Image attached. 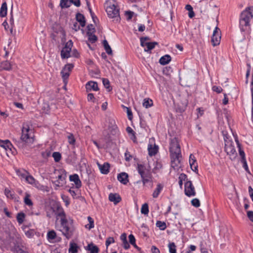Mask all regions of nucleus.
I'll list each match as a JSON object with an SVG mask.
<instances>
[{
	"instance_id": "nucleus-28",
	"label": "nucleus",
	"mask_w": 253,
	"mask_h": 253,
	"mask_svg": "<svg viewBox=\"0 0 253 253\" xmlns=\"http://www.w3.org/2000/svg\"><path fill=\"white\" fill-rule=\"evenodd\" d=\"M70 0H61L60 2V6L61 8H67L70 6Z\"/></svg>"
},
{
	"instance_id": "nucleus-8",
	"label": "nucleus",
	"mask_w": 253,
	"mask_h": 253,
	"mask_svg": "<svg viewBox=\"0 0 253 253\" xmlns=\"http://www.w3.org/2000/svg\"><path fill=\"white\" fill-rule=\"evenodd\" d=\"M185 194L188 197L194 196L196 195L195 187L191 181H187L185 183Z\"/></svg>"
},
{
	"instance_id": "nucleus-18",
	"label": "nucleus",
	"mask_w": 253,
	"mask_h": 253,
	"mask_svg": "<svg viewBox=\"0 0 253 253\" xmlns=\"http://www.w3.org/2000/svg\"><path fill=\"white\" fill-rule=\"evenodd\" d=\"M0 146L3 147L6 150L8 149L11 150V148L13 147L12 144L8 140H2L0 139Z\"/></svg>"
},
{
	"instance_id": "nucleus-47",
	"label": "nucleus",
	"mask_w": 253,
	"mask_h": 253,
	"mask_svg": "<svg viewBox=\"0 0 253 253\" xmlns=\"http://www.w3.org/2000/svg\"><path fill=\"white\" fill-rule=\"evenodd\" d=\"M141 178L142 182L143 183V185H145V184L147 183L151 182L152 175H151L150 176V177H141Z\"/></svg>"
},
{
	"instance_id": "nucleus-51",
	"label": "nucleus",
	"mask_w": 253,
	"mask_h": 253,
	"mask_svg": "<svg viewBox=\"0 0 253 253\" xmlns=\"http://www.w3.org/2000/svg\"><path fill=\"white\" fill-rule=\"evenodd\" d=\"M247 66H248V69H247V72H246V83L247 84L248 83V78H249V76H250V71H251V66L250 65V64L249 63H247Z\"/></svg>"
},
{
	"instance_id": "nucleus-7",
	"label": "nucleus",
	"mask_w": 253,
	"mask_h": 253,
	"mask_svg": "<svg viewBox=\"0 0 253 253\" xmlns=\"http://www.w3.org/2000/svg\"><path fill=\"white\" fill-rule=\"evenodd\" d=\"M137 170L141 177H150L152 175L150 167L144 164H137Z\"/></svg>"
},
{
	"instance_id": "nucleus-50",
	"label": "nucleus",
	"mask_w": 253,
	"mask_h": 253,
	"mask_svg": "<svg viewBox=\"0 0 253 253\" xmlns=\"http://www.w3.org/2000/svg\"><path fill=\"white\" fill-rule=\"evenodd\" d=\"M133 14H134V12L132 11H126L125 12V15L127 16V20H130L132 18Z\"/></svg>"
},
{
	"instance_id": "nucleus-62",
	"label": "nucleus",
	"mask_w": 253,
	"mask_h": 253,
	"mask_svg": "<svg viewBox=\"0 0 253 253\" xmlns=\"http://www.w3.org/2000/svg\"><path fill=\"white\" fill-rule=\"evenodd\" d=\"M72 29L75 31H77L80 29V26L78 25V23L76 22L73 24Z\"/></svg>"
},
{
	"instance_id": "nucleus-24",
	"label": "nucleus",
	"mask_w": 253,
	"mask_h": 253,
	"mask_svg": "<svg viewBox=\"0 0 253 253\" xmlns=\"http://www.w3.org/2000/svg\"><path fill=\"white\" fill-rule=\"evenodd\" d=\"M79 247L76 243L71 242L69 252L70 253H77L78 252Z\"/></svg>"
},
{
	"instance_id": "nucleus-26",
	"label": "nucleus",
	"mask_w": 253,
	"mask_h": 253,
	"mask_svg": "<svg viewBox=\"0 0 253 253\" xmlns=\"http://www.w3.org/2000/svg\"><path fill=\"white\" fill-rule=\"evenodd\" d=\"M7 14V4L6 2H3L0 9V16L2 17H5Z\"/></svg>"
},
{
	"instance_id": "nucleus-23",
	"label": "nucleus",
	"mask_w": 253,
	"mask_h": 253,
	"mask_svg": "<svg viewBox=\"0 0 253 253\" xmlns=\"http://www.w3.org/2000/svg\"><path fill=\"white\" fill-rule=\"evenodd\" d=\"M11 68V65L7 61L2 62L0 65V70H10Z\"/></svg>"
},
{
	"instance_id": "nucleus-10",
	"label": "nucleus",
	"mask_w": 253,
	"mask_h": 253,
	"mask_svg": "<svg viewBox=\"0 0 253 253\" xmlns=\"http://www.w3.org/2000/svg\"><path fill=\"white\" fill-rule=\"evenodd\" d=\"M221 40V32L220 29L216 27L213 31L211 37V42L213 46H216L220 43Z\"/></svg>"
},
{
	"instance_id": "nucleus-61",
	"label": "nucleus",
	"mask_w": 253,
	"mask_h": 253,
	"mask_svg": "<svg viewBox=\"0 0 253 253\" xmlns=\"http://www.w3.org/2000/svg\"><path fill=\"white\" fill-rule=\"evenodd\" d=\"M247 215L250 220L253 222V211H248Z\"/></svg>"
},
{
	"instance_id": "nucleus-42",
	"label": "nucleus",
	"mask_w": 253,
	"mask_h": 253,
	"mask_svg": "<svg viewBox=\"0 0 253 253\" xmlns=\"http://www.w3.org/2000/svg\"><path fill=\"white\" fill-rule=\"evenodd\" d=\"M68 142L70 144L74 145L76 142V139L72 133H69L67 136Z\"/></svg>"
},
{
	"instance_id": "nucleus-20",
	"label": "nucleus",
	"mask_w": 253,
	"mask_h": 253,
	"mask_svg": "<svg viewBox=\"0 0 253 253\" xmlns=\"http://www.w3.org/2000/svg\"><path fill=\"white\" fill-rule=\"evenodd\" d=\"M86 250L90 251V253H98L99 248L93 243L88 244L85 247Z\"/></svg>"
},
{
	"instance_id": "nucleus-32",
	"label": "nucleus",
	"mask_w": 253,
	"mask_h": 253,
	"mask_svg": "<svg viewBox=\"0 0 253 253\" xmlns=\"http://www.w3.org/2000/svg\"><path fill=\"white\" fill-rule=\"evenodd\" d=\"M153 105V101L151 99L149 98H145L144 99L143 105L146 108H148L152 106Z\"/></svg>"
},
{
	"instance_id": "nucleus-35",
	"label": "nucleus",
	"mask_w": 253,
	"mask_h": 253,
	"mask_svg": "<svg viewBox=\"0 0 253 253\" xmlns=\"http://www.w3.org/2000/svg\"><path fill=\"white\" fill-rule=\"evenodd\" d=\"M30 195L29 194H26L24 198V203L26 205L31 206L33 204L31 200L30 199Z\"/></svg>"
},
{
	"instance_id": "nucleus-57",
	"label": "nucleus",
	"mask_w": 253,
	"mask_h": 253,
	"mask_svg": "<svg viewBox=\"0 0 253 253\" xmlns=\"http://www.w3.org/2000/svg\"><path fill=\"white\" fill-rule=\"evenodd\" d=\"M129 242L130 244L133 245L135 243V239L134 236L132 234H130L128 236Z\"/></svg>"
},
{
	"instance_id": "nucleus-55",
	"label": "nucleus",
	"mask_w": 253,
	"mask_h": 253,
	"mask_svg": "<svg viewBox=\"0 0 253 253\" xmlns=\"http://www.w3.org/2000/svg\"><path fill=\"white\" fill-rule=\"evenodd\" d=\"M69 192L70 193V194L72 195L74 199H77L78 198V196H77L76 191L74 189L71 188L69 189Z\"/></svg>"
},
{
	"instance_id": "nucleus-16",
	"label": "nucleus",
	"mask_w": 253,
	"mask_h": 253,
	"mask_svg": "<svg viewBox=\"0 0 253 253\" xmlns=\"http://www.w3.org/2000/svg\"><path fill=\"white\" fill-rule=\"evenodd\" d=\"M189 164L192 170L194 171L198 170V164L193 154H191L189 156Z\"/></svg>"
},
{
	"instance_id": "nucleus-41",
	"label": "nucleus",
	"mask_w": 253,
	"mask_h": 253,
	"mask_svg": "<svg viewBox=\"0 0 253 253\" xmlns=\"http://www.w3.org/2000/svg\"><path fill=\"white\" fill-rule=\"evenodd\" d=\"M52 157H53L55 162H58L61 158V154L59 152H55L52 154Z\"/></svg>"
},
{
	"instance_id": "nucleus-30",
	"label": "nucleus",
	"mask_w": 253,
	"mask_h": 253,
	"mask_svg": "<svg viewBox=\"0 0 253 253\" xmlns=\"http://www.w3.org/2000/svg\"><path fill=\"white\" fill-rule=\"evenodd\" d=\"M236 141L237 143L238 147H239V155L241 156V161L246 160L245 153L243 150H242L241 148L240 144L238 140H236Z\"/></svg>"
},
{
	"instance_id": "nucleus-17",
	"label": "nucleus",
	"mask_w": 253,
	"mask_h": 253,
	"mask_svg": "<svg viewBox=\"0 0 253 253\" xmlns=\"http://www.w3.org/2000/svg\"><path fill=\"white\" fill-rule=\"evenodd\" d=\"M121 199L120 196L117 193H110L109 195V201L113 202L115 205L118 204Z\"/></svg>"
},
{
	"instance_id": "nucleus-22",
	"label": "nucleus",
	"mask_w": 253,
	"mask_h": 253,
	"mask_svg": "<svg viewBox=\"0 0 253 253\" xmlns=\"http://www.w3.org/2000/svg\"><path fill=\"white\" fill-rule=\"evenodd\" d=\"M163 188V186L161 184H158L157 187L153 193L152 196L154 198H157L159 195Z\"/></svg>"
},
{
	"instance_id": "nucleus-33",
	"label": "nucleus",
	"mask_w": 253,
	"mask_h": 253,
	"mask_svg": "<svg viewBox=\"0 0 253 253\" xmlns=\"http://www.w3.org/2000/svg\"><path fill=\"white\" fill-rule=\"evenodd\" d=\"M149 155L151 156H154L157 153V150L155 147L153 148L152 145H149L148 148Z\"/></svg>"
},
{
	"instance_id": "nucleus-39",
	"label": "nucleus",
	"mask_w": 253,
	"mask_h": 253,
	"mask_svg": "<svg viewBox=\"0 0 253 253\" xmlns=\"http://www.w3.org/2000/svg\"><path fill=\"white\" fill-rule=\"evenodd\" d=\"M158 43L156 42H151L148 48H144V51L147 52L151 53V50L154 48L155 45H158Z\"/></svg>"
},
{
	"instance_id": "nucleus-45",
	"label": "nucleus",
	"mask_w": 253,
	"mask_h": 253,
	"mask_svg": "<svg viewBox=\"0 0 253 253\" xmlns=\"http://www.w3.org/2000/svg\"><path fill=\"white\" fill-rule=\"evenodd\" d=\"M25 179L26 181L31 184H33L36 182L35 178L32 176L30 175L26 176Z\"/></svg>"
},
{
	"instance_id": "nucleus-59",
	"label": "nucleus",
	"mask_w": 253,
	"mask_h": 253,
	"mask_svg": "<svg viewBox=\"0 0 253 253\" xmlns=\"http://www.w3.org/2000/svg\"><path fill=\"white\" fill-rule=\"evenodd\" d=\"M179 180H181L182 181H188L187 179V175L184 173H181L180 174L179 176Z\"/></svg>"
},
{
	"instance_id": "nucleus-3",
	"label": "nucleus",
	"mask_w": 253,
	"mask_h": 253,
	"mask_svg": "<svg viewBox=\"0 0 253 253\" xmlns=\"http://www.w3.org/2000/svg\"><path fill=\"white\" fill-rule=\"evenodd\" d=\"M34 141L33 130L30 128L27 123H24L22 129V134L18 140H15V144L20 149L25 148L32 144Z\"/></svg>"
},
{
	"instance_id": "nucleus-27",
	"label": "nucleus",
	"mask_w": 253,
	"mask_h": 253,
	"mask_svg": "<svg viewBox=\"0 0 253 253\" xmlns=\"http://www.w3.org/2000/svg\"><path fill=\"white\" fill-rule=\"evenodd\" d=\"M103 44L104 49H105L106 53L109 55H112V49H111V47L110 46V45H109L108 42L106 40L103 41Z\"/></svg>"
},
{
	"instance_id": "nucleus-12",
	"label": "nucleus",
	"mask_w": 253,
	"mask_h": 253,
	"mask_svg": "<svg viewBox=\"0 0 253 253\" xmlns=\"http://www.w3.org/2000/svg\"><path fill=\"white\" fill-rule=\"evenodd\" d=\"M85 88L86 91L87 92H89L91 90L97 91L99 89L97 83L93 81H89L87 82L85 85Z\"/></svg>"
},
{
	"instance_id": "nucleus-63",
	"label": "nucleus",
	"mask_w": 253,
	"mask_h": 253,
	"mask_svg": "<svg viewBox=\"0 0 253 253\" xmlns=\"http://www.w3.org/2000/svg\"><path fill=\"white\" fill-rule=\"evenodd\" d=\"M152 253H160V250L154 246H153L151 248Z\"/></svg>"
},
{
	"instance_id": "nucleus-11",
	"label": "nucleus",
	"mask_w": 253,
	"mask_h": 253,
	"mask_svg": "<svg viewBox=\"0 0 253 253\" xmlns=\"http://www.w3.org/2000/svg\"><path fill=\"white\" fill-rule=\"evenodd\" d=\"M73 67L74 66L72 64H68L66 65L62 70L61 74L64 81L68 78L70 75V72L73 68Z\"/></svg>"
},
{
	"instance_id": "nucleus-52",
	"label": "nucleus",
	"mask_w": 253,
	"mask_h": 253,
	"mask_svg": "<svg viewBox=\"0 0 253 253\" xmlns=\"http://www.w3.org/2000/svg\"><path fill=\"white\" fill-rule=\"evenodd\" d=\"M212 89L213 91H215L218 93L221 92L222 91V88L220 86H217L215 85L212 86Z\"/></svg>"
},
{
	"instance_id": "nucleus-54",
	"label": "nucleus",
	"mask_w": 253,
	"mask_h": 253,
	"mask_svg": "<svg viewBox=\"0 0 253 253\" xmlns=\"http://www.w3.org/2000/svg\"><path fill=\"white\" fill-rule=\"evenodd\" d=\"M241 162L243 164V167L244 168L245 170L247 172L249 173L250 172L249 169L248 167V165H247V163L246 160L241 161Z\"/></svg>"
},
{
	"instance_id": "nucleus-40",
	"label": "nucleus",
	"mask_w": 253,
	"mask_h": 253,
	"mask_svg": "<svg viewBox=\"0 0 253 253\" xmlns=\"http://www.w3.org/2000/svg\"><path fill=\"white\" fill-rule=\"evenodd\" d=\"M102 82L105 87L108 90V91H110L112 88L110 86L109 81L107 79H103Z\"/></svg>"
},
{
	"instance_id": "nucleus-2",
	"label": "nucleus",
	"mask_w": 253,
	"mask_h": 253,
	"mask_svg": "<svg viewBox=\"0 0 253 253\" xmlns=\"http://www.w3.org/2000/svg\"><path fill=\"white\" fill-rule=\"evenodd\" d=\"M253 19V7H247L240 14L239 27L240 31L249 35L251 31V23Z\"/></svg>"
},
{
	"instance_id": "nucleus-21",
	"label": "nucleus",
	"mask_w": 253,
	"mask_h": 253,
	"mask_svg": "<svg viewBox=\"0 0 253 253\" xmlns=\"http://www.w3.org/2000/svg\"><path fill=\"white\" fill-rule=\"evenodd\" d=\"M171 57L169 55L166 54L161 57L159 60V63L163 65L168 64L171 61Z\"/></svg>"
},
{
	"instance_id": "nucleus-53",
	"label": "nucleus",
	"mask_w": 253,
	"mask_h": 253,
	"mask_svg": "<svg viewBox=\"0 0 253 253\" xmlns=\"http://www.w3.org/2000/svg\"><path fill=\"white\" fill-rule=\"evenodd\" d=\"M87 100L88 101H92L93 102H95V98L93 93H88L87 95Z\"/></svg>"
},
{
	"instance_id": "nucleus-25",
	"label": "nucleus",
	"mask_w": 253,
	"mask_h": 253,
	"mask_svg": "<svg viewBox=\"0 0 253 253\" xmlns=\"http://www.w3.org/2000/svg\"><path fill=\"white\" fill-rule=\"evenodd\" d=\"M57 238L55 231L53 230L49 231L47 233V239L49 241L54 240Z\"/></svg>"
},
{
	"instance_id": "nucleus-38",
	"label": "nucleus",
	"mask_w": 253,
	"mask_h": 253,
	"mask_svg": "<svg viewBox=\"0 0 253 253\" xmlns=\"http://www.w3.org/2000/svg\"><path fill=\"white\" fill-rule=\"evenodd\" d=\"M122 107L124 108V109L126 110L128 119L129 120H131L133 118L132 113L130 108L125 106L124 105H122Z\"/></svg>"
},
{
	"instance_id": "nucleus-46",
	"label": "nucleus",
	"mask_w": 253,
	"mask_h": 253,
	"mask_svg": "<svg viewBox=\"0 0 253 253\" xmlns=\"http://www.w3.org/2000/svg\"><path fill=\"white\" fill-rule=\"evenodd\" d=\"M191 204L193 206L198 208L200 206V202L198 199L195 198L192 200L191 201Z\"/></svg>"
},
{
	"instance_id": "nucleus-1",
	"label": "nucleus",
	"mask_w": 253,
	"mask_h": 253,
	"mask_svg": "<svg viewBox=\"0 0 253 253\" xmlns=\"http://www.w3.org/2000/svg\"><path fill=\"white\" fill-rule=\"evenodd\" d=\"M58 211L55 213L56 219L55 223V228L60 231L62 235L69 240L73 237L75 232L73 220L70 218L67 217L63 209L58 208Z\"/></svg>"
},
{
	"instance_id": "nucleus-19",
	"label": "nucleus",
	"mask_w": 253,
	"mask_h": 253,
	"mask_svg": "<svg viewBox=\"0 0 253 253\" xmlns=\"http://www.w3.org/2000/svg\"><path fill=\"white\" fill-rule=\"evenodd\" d=\"M76 20L80 23V25L82 27H84L85 26L86 21L85 20V17L83 14L80 13H77L76 15Z\"/></svg>"
},
{
	"instance_id": "nucleus-5",
	"label": "nucleus",
	"mask_w": 253,
	"mask_h": 253,
	"mask_svg": "<svg viewBox=\"0 0 253 253\" xmlns=\"http://www.w3.org/2000/svg\"><path fill=\"white\" fill-rule=\"evenodd\" d=\"M104 7L109 18L113 19V21L116 23L120 22V8L115 1H106L104 3Z\"/></svg>"
},
{
	"instance_id": "nucleus-4",
	"label": "nucleus",
	"mask_w": 253,
	"mask_h": 253,
	"mask_svg": "<svg viewBox=\"0 0 253 253\" xmlns=\"http://www.w3.org/2000/svg\"><path fill=\"white\" fill-rule=\"evenodd\" d=\"M169 152L171 158V167L174 169H178L180 167L181 153L178 139L174 137L170 139L169 143Z\"/></svg>"
},
{
	"instance_id": "nucleus-48",
	"label": "nucleus",
	"mask_w": 253,
	"mask_h": 253,
	"mask_svg": "<svg viewBox=\"0 0 253 253\" xmlns=\"http://www.w3.org/2000/svg\"><path fill=\"white\" fill-rule=\"evenodd\" d=\"M57 180H59L61 182V184H64L65 183L66 174H59L57 177Z\"/></svg>"
},
{
	"instance_id": "nucleus-37",
	"label": "nucleus",
	"mask_w": 253,
	"mask_h": 253,
	"mask_svg": "<svg viewBox=\"0 0 253 253\" xmlns=\"http://www.w3.org/2000/svg\"><path fill=\"white\" fill-rule=\"evenodd\" d=\"M141 212L142 214H147L149 212L148 205L147 203L144 204L141 209Z\"/></svg>"
},
{
	"instance_id": "nucleus-60",
	"label": "nucleus",
	"mask_w": 253,
	"mask_h": 253,
	"mask_svg": "<svg viewBox=\"0 0 253 253\" xmlns=\"http://www.w3.org/2000/svg\"><path fill=\"white\" fill-rule=\"evenodd\" d=\"M87 32H91L93 33L95 32V28L93 27V26L92 24H89L87 26Z\"/></svg>"
},
{
	"instance_id": "nucleus-49",
	"label": "nucleus",
	"mask_w": 253,
	"mask_h": 253,
	"mask_svg": "<svg viewBox=\"0 0 253 253\" xmlns=\"http://www.w3.org/2000/svg\"><path fill=\"white\" fill-rule=\"evenodd\" d=\"M115 242V240L113 237H109L107 239L105 243V245L106 246V247L108 248V247L112 243H114Z\"/></svg>"
},
{
	"instance_id": "nucleus-44",
	"label": "nucleus",
	"mask_w": 253,
	"mask_h": 253,
	"mask_svg": "<svg viewBox=\"0 0 253 253\" xmlns=\"http://www.w3.org/2000/svg\"><path fill=\"white\" fill-rule=\"evenodd\" d=\"M87 219L89 222V224L86 226L87 228L89 229H91V228L94 227V221L93 219L90 217L88 216Z\"/></svg>"
},
{
	"instance_id": "nucleus-31",
	"label": "nucleus",
	"mask_w": 253,
	"mask_h": 253,
	"mask_svg": "<svg viewBox=\"0 0 253 253\" xmlns=\"http://www.w3.org/2000/svg\"><path fill=\"white\" fill-rule=\"evenodd\" d=\"M25 214L23 212H19L17 214L16 218L19 224H22L24 220Z\"/></svg>"
},
{
	"instance_id": "nucleus-34",
	"label": "nucleus",
	"mask_w": 253,
	"mask_h": 253,
	"mask_svg": "<svg viewBox=\"0 0 253 253\" xmlns=\"http://www.w3.org/2000/svg\"><path fill=\"white\" fill-rule=\"evenodd\" d=\"M156 225L157 227H159L160 229L162 230H164L167 228L166 223L163 221H157Z\"/></svg>"
},
{
	"instance_id": "nucleus-9",
	"label": "nucleus",
	"mask_w": 253,
	"mask_h": 253,
	"mask_svg": "<svg viewBox=\"0 0 253 253\" xmlns=\"http://www.w3.org/2000/svg\"><path fill=\"white\" fill-rule=\"evenodd\" d=\"M73 46V42L70 40L68 42L65 46L61 51V56L63 59L68 58L70 57V52Z\"/></svg>"
},
{
	"instance_id": "nucleus-43",
	"label": "nucleus",
	"mask_w": 253,
	"mask_h": 253,
	"mask_svg": "<svg viewBox=\"0 0 253 253\" xmlns=\"http://www.w3.org/2000/svg\"><path fill=\"white\" fill-rule=\"evenodd\" d=\"M8 21H9V24L10 25V31H11V32H12V29L14 27V18H13V14H12V9H11V10L10 17Z\"/></svg>"
},
{
	"instance_id": "nucleus-58",
	"label": "nucleus",
	"mask_w": 253,
	"mask_h": 253,
	"mask_svg": "<svg viewBox=\"0 0 253 253\" xmlns=\"http://www.w3.org/2000/svg\"><path fill=\"white\" fill-rule=\"evenodd\" d=\"M125 160L126 161H129L132 158V156L130 154L129 152L126 151L125 154Z\"/></svg>"
},
{
	"instance_id": "nucleus-6",
	"label": "nucleus",
	"mask_w": 253,
	"mask_h": 253,
	"mask_svg": "<svg viewBox=\"0 0 253 253\" xmlns=\"http://www.w3.org/2000/svg\"><path fill=\"white\" fill-rule=\"evenodd\" d=\"M224 149L227 154L230 156V159L232 161L235 160L237 156V153L235 147L233 145V142L225 140Z\"/></svg>"
},
{
	"instance_id": "nucleus-13",
	"label": "nucleus",
	"mask_w": 253,
	"mask_h": 253,
	"mask_svg": "<svg viewBox=\"0 0 253 253\" xmlns=\"http://www.w3.org/2000/svg\"><path fill=\"white\" fill-rule=\"evenodd\" d=\"M70 180L74 182L76 187L78 189L82 186V182L79 178V176L77 174L71 175L69 177Z\"/></svg>"
},
{
	"instance_id": "nucleus-64",
	"label": "nucleus",
	"mask_w": 253,
	"mask_h": 253,
	"mask_svg": "<svg viewBox=\"0 0 253 253\" xmlns=\"http://www.w3.org/2000/svg\"><path fill=\"white\" fill-rule=\"evenodd\" d=\"M249 193L252 201H253V189L251 186L249 187Z\"/></svg>"
},
{
	"instance_id": "nucleus-56",
	"label": "nucleus",
	"mask_w": 253,
	"mask_h": 253,
	"mask_svg": "<svg viewBox=\"0 0 253 253\" xmlns=\"http://www.w3.org/2000/svg\"><path fill=\"white\" fill-rule=\"evenodd\" d=\"M70 3L73 4L77 7H79L81 5V1L80 0H70Z\"/></svg>"
},
{
	"instance_id": "nucleus-36",
	"label": "nucleus",
	"mask_w": 253,
	"mask_h": 253,
	"mask_svg": "<svg viewBox=\"0 0 253 253\" xmlns=\"http://www.w3.org/2000/svg\"><path fill=\"white\" fill-rule=\"evenodd\" d=\"M168 247L170 253H176V246L173 242L170 243Z\"/></svg>"
},
{
	"instance_id": "nucleus-29",
	"label": "nucleus",
	"mask_w": 253,
	"mask_h": 253,
	"mask_svg": "<svg viewBox=\"0 0 253 253\" xmlns=\"http://www.w3.org/2000/svg\"><path fill=\"white\" fill-rule=\"evenodd\" d=\"M87 35L88 37V41L92 43H94L97 40V37L91 32H87Z\"/></svg>"
},
{
	"instance_id": "nucleus-15",
	"label": "nucleus",
	"mask_w": 253,
	"mask_h": 253,
	"mask_svg": "<svg viewBox=\"0 0 253 253\" xmlns=\"http://www.w3.org/2000/svg\"><path fill=\"white\" fill-rule=\"evenodd\" d=\"M98 167L102 174H106L109 172L110 164L108 163H104L103 165H101L97 163Z\"/></svg>"
},
{
	"instance_id": "nucleus-14",
	"label": "nucleus",
	"mask_w": 253,
	"mask_h": 253,
	"mask_svg": "<svg viewBox=\"0 0 253 253\" xmlns=\"http://www.w3.org/2000/svg\"><path fill=\"white\" fill-rule=\"evenodd\" d=\"M128 174L124 172H121L118 175V180L123 184H126L128 182Z\"/></svg>"
}]
</instances>
